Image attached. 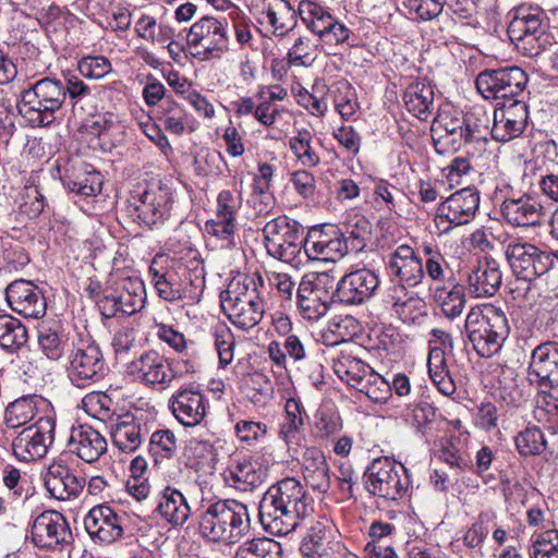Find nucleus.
I'll return each instance as SVG.
<instances>
[{
    "label": "nucleus",
    "instance_id": "nucleus-1",
    "mask_svg": "<svg viewBox=\"0 0 558 558\" xmlns=\"http://www.w3.org/2000/svg\"><path fill=\"white\" fill-rule=\"evenodd\" d=\"M314 512V499L294 477L269 487L258 505L260 524L276 535H287Z\"/></svg>",
    "mask_w": 558,
    "mask_h": 558
},
{
    "label": "nucleus",
    "instance_id": "nucleus-2",
    "mask_svg": "<svg viewBox=\"0 0 558 558\" xmlns=\"http://www.w3.org/2000/svg\"><path fill=\"white\" fill-rule=\"evenodd\" d=\"M464 328L474 351L482 357L498 353L510 333L505 312L493 304L472 307Z\"/></svg>",
    "mask_w": 558,
    "mask_h": 558
},
{
    "label": "nucleus",
    "instance_id": "nucleus-3",
    "mask_svg": "<svg viewBox=\"0 0 558 558\" xmlns=\"http://www.w3.org/2000/svg\"><path fill=\"white\" fill-rule=\"evenodd\" d=\"M508 36L517 50L534 58L553 46L554 37L548 32V19L539 7L521 4L510 11Z\"/></svg>",
    "mask_w": 558,
    "mask_h": 558
},
{
    "label": "nucleus",
    "instance_id": "nucleus-4",
    "mask_svg": "<svg viewBox=\"0 0 558 558\" xmlns=\"http://www.w3.org/2000/svg\"><path fill=\"white\" fill-rule=\"evenodd\" d=\"M388 275L396 279V283L389 288L388 296L399 315L405 313L407 307L415 306L420 300L409 295L407 287H416L422 282L425 270L422 259L409 245H399L386 263Z\"/></svg>",
    "mask_w": 558,
    "mask_h": 558
},
{
    "label": "nucleus",
    "instance_id": "nucleus-5",
    "mask_svg": "<svg viewBox=\"0 0 558 558\" xmlns=\"http://www.w3.org/2000/svg\"><path fill=\"white\" fill-rule=\"evenodd\" d=\"M64 104L63 82L44 77L21 93L19 112L32 126H48Z\"/></svg>",
    "mask_w": 558,
    "mask_h": 558
},
{
    "label": "nucleus",
    "instance_id": "nucleus-6",
    "mask_svg": "<svg viewBox=\"0 0 558 558\" xmlns=\"http://www.w3.org/2000/svg\"><path fill=\"white\" fill-rule=\"evenodd\" d=\"M244 505L235 499L220 500L208 507L199 523L205 537L228 545L238 544L244 535L242 515Z\"/></svg>",
    "mask_w": 558,
    "mask_h": 558
},
{
    "label": "nucleus",
    "instance_id": "nucleus-7",
    "mask_svg": "<svg viewBox=\"0 0 558 558\" xmlns=\"http://www.w3.org/2000/svg\"><path fill=\"white\" fill-rule=\"evenodd\" d=\"M304 233L303 226L287 216L268 221L263 228L267 253L284 263H294L304 251Z\"/></svg>",
    "mask_w": 558,
    "mask_h": 558
},
{
    "label": "nucleus",
    "instance_id": "nucleus-8",
    "mask_svg": "<svg viewBox=\"0 0 558 558\" xmlns=\"http://www.w3.org/2000/svg\"><path fill=\"white\" fill-rule=\"evenodd\" d=\"M365 488L374 496L398 500L410 486L407 468L388 457L374 459L364 473Z\"/></svg>",
    "mask_w": 558,
    "mask_h": 558
},
{
    "label": "nucleus",
    "instance_id": "nucleus-9",
    "mask_svg": "<svg viewBox=\"0 0 558 558\" xmlns=\"http://www.w3.org/2000/svg\"><path fill=\"white\" fill-rule=\"evenodd\" d=\"M149 276L157 295L170 303L184 299L199 301L205 288V270L199 265H196L193 277L190 274V281L185 283L175 269H163L155 258L149 266Z\"/></svg>",
    "mask_w": 558,
    "mask_h": 558
},
{
    "label": "nucleus",
    "instance_id": "nucleus-10",
    "mask_svg": "<svg viewBox=\"0 0 558 558\" xmlns=\"http://www.w3.org/2000/svg\"><path fill=\"white\" fill-rule=\"evenodd\" d=\"M335 296V278L328 272L305 275L296 289L300 314L306 320H318L327 314Z\"/></svg>",
    "mask_w": 558,
    "mask_h": 558
},
{
    "label": "nucleus",
    "instance_id": "nucleus-11",
    "mask_svg": "<svg viewBox=\"0 0 558 558\" xmlns=\"http://www.w3.org/2000/svg\"><path fill=\"white\" fill-rule=\"evenodd\" d=\"M107 365L99 344L92 339H80L68 355V378L78 388H86L101 380Z\"/></svg>",
    "mask_w": 558,
    "mask_h": 558
},
{
    "label": "nucleus",
    "instance_id": "nucleus-12",
    "mask_svg": "<svg viewBox=\"0 0 558 558\" xmlns=\"http://www.w3.org/2000/svg\"><path fill=\"white\" fill-rule=\"evenodd\" d=\"M480 192L475 187H464L448 196L436 209L435 222L441 232L470 223L480 207Z\"/></svg>",
    "mask_w": 558,
    "mask_h": 558
},
{
    "label": "nucleus",
    "instance_id": "nucleus-13",
    "mask_svg": "<svg viewBox=\"0 0 558 558\" xmlns=\"http://www.w3.org/2000/svg\"><path fill=\"white\" fill-rule=\"evenodd\" d=\"M505 255L512 271L529 281L545 275L554 267V255L521 239L509 241L505 247Z\"/></svg>",
    "mask_w": 558,
    "mask_h": 558
},
{
    "label": "nucleus",
    "instance_id": "nucleus-14",
    "mask_svg": "<svg viewBox=\"0 0 558 558\" xmlns=\"http://www.w3.org/2000/svg\"><path fill=\"white\" fill-rule=\"evenodd\" d=\"M527 75L519 66L484 70L475 81L478 93L485 99H509L521 95L526 86Z\"/></svg>",
    "mask_w": 558,
    "mask_h": 558
},
{
    "label": "nucleus",
    "instance_id": "nucleus-15",
    "mask_svg": "<svg viewBox=\"0 0 558 558\" xmlns=\"http://www.w3.org/2000/svg\"><path fill=\"white\" fill-rule=\"evenodd\" d=\"M171 205V192L168 187L158 185L134 194L129 202L128 210L140 223L158 228L170 217Z\"/></svg>",
    "mask_w": 558,
    "mask_h": 558
},
{
    "label": "nucleus",
    "instance_id": "nucleus-16",
    "mask_svg": "<svg viewBox=\"0 0 558 558\" xmlns=\"http://www.w3.org/2000/svg\"><path fill=\"white\" fill-rule=\"evenodd\" d=\"M54 420L44 416L23 428L12 442L14 456L25 462L45 457L54 440Z\"/></svg>",
    "mask_w": 558,
    "mask_h": 558
},
{
    "label": "nucleus",
    "instance_id": "nucleus-17",
    "mask_svg": "<svg viewBox=\"0 0 558 558\" xmlns=\"http://www.w3.org/2000/svg\"><path fill=\"white\" fill-rule=\"evenodd\" d=\"M31 538L44 549H62L72 542L66 519L58 511L47 510L37 515L32 524Z\"/></svg>",
    "mask_w": 558,
    "mask_h": 558
},
{
    "label": "nucleus",
    "instance_id": "nucleus-18",
    "mask_svg": "<svg viewBox=\"0 0 558 558\" xmlns=\"http://www.w3.org/2000/svg\"><path fill=\"white\" fill-rule=\"evenodd\" d=\"M126 371L138 383L162 390L170 387L174 379L171 364L154 350L130 362Z\"/></svg>",
    "mask_w": 558,
    "mask_h": 558
},
{
    "label": "nucleus",
    "instance_id": "nucleus-19",
    "mask_svg": "<svg viewBox=\"0 0 558 558\" xmlns=\"http://www.w3.org/2000/svg\"><path fill=\"white\" fill-rule=\"evenodd\" d=\"M186 40L191 47L197 49L194 56L201 59L219 57L228 46L222 23L211 16H204L195 22L190 28Z\"/></svg>",
    "mask_w": 558,
    "mask_h": 558
},
{
    "label": "nucleus",
    "instance_id": "nucleus-20",
    "mask_svg": "<svg viewBox=\"0 0 558 558\" xmlns=\"http://www.w3.org/2000/svg\"><path fill=\"white\" fill-rule=\"evenodd\" d=\"M500 214L508 225L517 228L538 227L546 217L541 199L531 194L505 198Z\"/></svg>",
    "mask_w": 558,
    "mask_h": 558
},
{
    "label": "nucleus",
    "instance_id": "nucleus-21",
    "mask_svg": "<svg viewBox=\"0 0 558 558\" xmlns=\"http://www.w3.org/2000/svg\"><path fill=\"white\" fill-rule=\"evenodd\" d=\"M5 299L12 311L25 318H41L47 311L43 291L28 280H15L5 289Z\"/></svg>",
    "mask_w": 558,
    "mask_h": 558
},
{
    "label": "nucleus",
    "instance_id": "nucleus-22",
    "mask_svg": "<svg viewBox=\"0 0 558 558\" xmlns=\"http://www.w3.org/2000/svg\"><path fill=\"white\" fill-rule=\"evenodd\" d=\"M271 279L265 268L257 263L246 268V300L251 315L246 316V333L258 325L265 315V303L270 294Z\"/></svg>",
    "mask_w": 558,
    "mask_h": 558
},
{
    "label": "nucleus",
    "instance_id": "nucleus-23",
    "mask_svg": "<svg viewBox=\"0 0 558 558\" xmlns=\"http://www.w3.org/2000/svg\"><path fill=\"white\" fill-rule=\"evenodd\" d=\"M529 119L527 106L520 100L502 104L494 111L490 135L496 142L507 143L519 137Z\"/></svg>",
    "mask_w": 558,
    "mask_h": 558
},
{
    "label": "nucleus",
    "instance_id": "nucleus-24",
    "mask_svg": "<svg viewBox=\"0 0 558 558\" xmlns=\"http://www.w3.org/2000/svg\"><path fill=\"white\" fill-rule=\"evenodd\" d=\"M379 286L375 271L361 268L335 282L336 298L344 304H362L373 296Z\"/></svg>",
    "mask_w": 558,
    "mask_h": 558
},
{
    "label": "nucleus",
    "instance_id": "nucleus-25",
    "mask_svg": "<svg viewBox=\"0 0 558 558\" xmlns=\"http://www.w3.org/2000/svg\"><path fill=\"white\" fill-rule=\"evenodd\" d=\"M124 520V514L117 513L109 506L98 505L85 515L84 526L94 541L110 544L122 536Z\"/></svg>",
    "mask_w": 558,
    "mask_h": 558
},
{
    "label": "nucleus",
    "instance_id": "nucleus-26",
    "mask_svg": "<svg viewBox=\"0 0 558 558\" xmlns=\"http://www.w3.org/2000/svg\"><path fill=\"white\" fill-rule=\"evenodd\" d=\"M432 138L435 150L440 155L458 150L464 144V113L441 114L433 123Z\"/></svg>",
    "mask_w": 558,
    "mask_h": 558
},
{
    "label": "nucleus",
    "instance_id": "nucleus-27",
    "mask_svg": "<svg viewBox=\"0 0 558 558\" xmlns=\"http://www.w3.org/2000/svg\"><path fill=\"white\" fill-rule=\"evenodd\" d=\"M174 417L184 426L198 425L206 415V398L196 387H184L169 400Z\"/></svg>",
    "mask_w": 558,
    "mask_h": 558
},
{
    "label": "nucleus",
    "instance_id": "nucleus-28",
    "mask_svg": "<svg viewBox=\"0 0 558 558\" xmlns=\"http://www.w3.org/2000/svg\"><path fill=\"white\" fill-rule=\"evenodd\" d=\"M106 438L89 425L73 426L68 439L69 451L86 463H93L107 452Z\"/></svg>",
    "mask_w": 558,
    "mask_h": 558
},
{
    "label": "nucleus",
    "instance_id": "nucleus-29",
    "mask_svg": "<svg viewBox=\"0 0 558 558\" xmlns=\"http://www.w3.org/2000/svg\"><path fill=\"white\" fill-rule=\"evenodd\" d=\"M44 482L50 496L62 501L77 498L85 486L84 477L76 476L61 463L49 465Z\"/></svg>",
    "mask_w": 558,
    "mask_h": 558
},
{
    "label": "nucleus",
    "instance_id": "nucleus-30",
    "mask_svg": "<svg viewBox=\"0 0 558 558\" xmlns=\"http://www.w3.org/2000/svg\"><path fill=\"white\" fill-rule=\"evenodd\" d=\"M529 369L541 386H558V341L539 343L532 351Z\"/></svg>",
    "mask_w": 558,
    "mask_h": 558
},
{
    "label": "nucleus",
    "instance_id": "nucleus-31",
    "mask_svg": "<svg viewBox=\"0 0 558 558\" xmlns=\"http://www.w3.org/2000/svg\"><path fill=\"white\" fill-rule=\"evenodd\" d=\"M148 434L147 424L143 414L126 413L118 417L111 427L113 445L121 451L134 452L140 448Z\"/></svg>",
    "mask_w": 558,
    "mask_h": 558
},
{
    "label": "nucleus",
    "instance_id": "nucleus-32",
    "mask_svg": "<svg viewBox=\"0 0 558 558\" xmlns=\"http://www.w3.org/2000/svg\"><path fill=\"white\" fill-rule=\"evenodd\" d=\"M501 278L499 264L493 257H484L468 277L469 293L474 298L494 296L500 288Z\"/></svg>",
    "mask_w": 558,
    "mask_h": 558
},
{
    "label": "nucleus",
    "instance_id": "nucleus-33",
    "mask_svg": "<svg viewBox=\"0 0 558 558\" xmlns=\"http://www.w3.org/2000/svg\"><path fill=\"white\" fill-rule=\"evenodd\" d=\"M252 175V194L248 203L255 209L256 215H263L269 211L274 201L269 191L270 182L274 175V167L268 162L256 163L250 171Z\"/></svg>",
    "mask_w": 558,
    "mask_h": 558
},
{
    "label": "nucleus",
    "instance_id": "nucleus-34",
    "mask_svg": "<svg viewBox=\"0 0 558 558\" xmlns=\"http://www.w3.org/2000/svg\"><path fill=\"white\" fill-rule=\"evenodd\" d=\"M40 352L51 361H60L68 350V337L59 322H43L37 329Z\"/></svg>",
    "mask_w": 558,
    "mask_h": 558
},
{
    "label": "nucleus",
    "instance_id": "nucleus-35",
    "mask_svg": "<svg viewBox=\"0 0 558 558\" xmlns=\"http://www.w3.org/2000/svg\"><path fill=\"white\" fill-rule=\"evenodd\" d=\"M302 470L306 484L313 490L326 493L329 489V466L322 451L315 448L307 449L303 457Z\"/></svg>",
    "mask_w": 558,
    "mask_h": 558
},
{
    "label": "nucleus",
    "instance_id": "nucleus-36",
    "mask_svg": "<svg viewBox=\"0 0 558 558\" xmlns=\"http://www.w3.org/2000/svg\"><path fill=\"white\" fill-rule=\"evenodd\" d=\"M403 101L409 112L426 120L435 109L433 86L424 81L411 83L403 93Z\"/></svg>",
    "mask_w": 558,
    "mask_h": 558
},
{
    "label": "nucleus",
    "instance_id": "nucleus-37",
    "mask_svg": "<svg viewBox=\"0 0 558 558\" xmlns=\"http://www.w3.org/2000/svg\"><path fill=\"white\" fill-rule=\"evenodd\" d=\"M157 509L160 515L172 525H182L191 514L186 497L181 490L170 486L162 490Z\"/></svg>",
    "mask_w": 558,
    "mask_h": 558
},
{
    "label": "nucleus",
    "instance_id": "nucleus-38",
    "mask_svg": "<svg viewBox=\"0 0 558 558\" xmlns=\"http://www.w3.org/2000/svg\"><path fill=\"white\" fill-rule=\"evenodd\" d=\"M304 253L310 259L337 262L348 253V243L342 239V234L335 238L320 234L315 241L306 239Z\"/></svg>",
    "mask_w": 558,
    "mask_h": 558
},
{
    "label": "nucleus",
    "instance_id": "nucleus-39",
    "mask_svg": "<svg viewBox=\"0 0 558 558\" xmlns=\"http://www.w3.org/2000/svg\"><path fill=\"white\" fill-rule=\"evenodd\" d=\"M158 121L163 125L165 130L174 135H182L187 129L193 131L191 126V118L186 110L171 98H166L159 106L157 112Z\"/></svg>",
    "mask_w": 558,
    "mask_h": 558
},
{
    "label": "nucleus",
    "instance_id": "nucleus-40",
    "mask_svg": "<svg viewBox=\"0 0 558 558\" xmlns=\"http://www.w3.org/2000/svg\"><path fill=\"white\" fill-rule=\"evenodd\" d=\"M427 367L433 383L444 396H451L456 392V384L449 374L442 348L435 347L429 351Z\"/></svg>",
    "mask_w": 558,
    "mask_h": 558
},
{
    "label": "nucleus",
    "instance_id": "nucleus-41",
    "mask_svg": "<svg viewBox=\"0 0 558 558\" xmlns=\"http://www.w3.org/2000/svg\"><path fill=\"white\" fill-rule=\"evenodd\" d=\"M333 372L341 379L356 389L359 381H363L371 373L369 366L349 353L341 354L333 360Z\"/></svg>",
    "mask_w": 558,
    "mask_h": 558
},
{
    "label": "nucleus",
    "instance_id": "nucleus-42",
    "mask_svg": "<svg viewBox=\"0 0 558 558\" xmlns=\"http://www.w3.org/2000/svg\"><path fill=\"white\" fill-rule=\"evenodd\" d=\"M27 342V329L15 317L0 315V347L8 352H15Z\"/></svg>",
    "mask_w": 558,
    "mask_h": 558
},
{
    "label": "nucleus",
    "instance_id": "nucleus-43",
    "mask_svg": "<svg viewBox=\"0 0 558 558\" xmlns=\"http://www.w3.org/2000/svg\"><path fill=\"white\" fill-rule=\"evenodd\" d=\"M372 223L363 216H355L347 226L342 239L348 243V251L361 252L372 239Z\"/></svg>",
    "mask_w": 558,
    "mask_h": 558
},
{
    "label": "nucleus",
    "instance_id": "nucleus-44",
    "mask_svg": "<svg viewBox=\"0 0 558 558\" xmlns=\"http://www.w3.org/2000/svg\"><path fill=\"white\" fill-rule=\"evenodd\" d=\"M274 3L268 31L276 36H284L296 26L298 10H294L288 0H278Z\"/></svg>",
    "mask_w": 558,
    "mask_h": 558
},
{
    "label": "nucleus",
    "instance_id": "nucleus-45",
    "mask_svg": "<svg viewBox=\"0 0 558 558\" xmlns=\"http://www.w3.org/2000/svg\"><path fill=\"white\" fill-rule=\"evenodd\" d=\"M36 414V399L34 397H23L8 405L4 420L9 428H17L31 422Z\"/></svg>",
    "mask_w": 558,
    "mask_h": 558
},
{
    "label": "nucleus",
    "instance_id": "nucleus-46",
    "mask_svg": "<svg viewBox=\"0 0 558 558\" xmlns=\"http://www.w3.org/2000/svg\"><path fill=\"white\" fill-rule=\"evenodd\" d=\"M489 116L481 108L464 113V144L486 141L489 131Z\"/></svg>",
    "mask_w": 558,
    "mask_h": 558
},
{
    "label": "nucleus",
    "instance_id": "nucleus-47",
    "mask_svg": "<svg viewBox=\"0 0 558 558\" xmlns=\"http://www.w3.org/2000/svg\"><path fill=\"white\" fill-rule=\"evenodd\" d=\"M530 558H558V531L548 529L534 532L529 547Z\"/></svg>",
    "mask_w": 558,
    "mask_h": 558
},
{
    "label": "nucleus",
    "instance_id": "nucleus-48",
    "mask_svg": "<svg viewBox=\"0 0 558 558\" xmlns=\"http://www.w3.org/2000/svg\"><path fill=\"white\" fill-rule=\"evenodd\" d=\"M298 14L305 26L315 35L332 19V15L322 5L312 0H301L298 5Z\"/></svg>",
    "mask_w": 558,
    "mask_h": 558
},
{
    "label": "nucleus",
    "instance_id": "nucleus-49",
    "mask_svg": "<svg viewBox=\"0 0 558 558\" xmlns=\"http://www.w3.org/2000/svg\"><path fill=\"white\" fill-rule=\"evenodd\" d=\"M317 36L320 44L329 48L339 47L343 44H347L350 47L355 46V36L351 29L333 16L325 27L319 31Z\"/></svg>",
    "mask_w": 558,
    "mask_h": 558
},
{
    "label": "nucleus",
    "instance_id": "nucleus-50",
    "mask_svg": "<svg viewBox=\"0 0 558 558\" xmlns=\"http://www.w3.org/2000/svg\"><path fill=\"white\" fill-rule=\"evenodd\" d=\"M130 288H124L116 294L121 315L131 316L140 312L145 304V288L142 282H130Z\"/></svg>",
    "mask_w": 558,
    "mask_h": 558
},
{
    "label": "nucleus",
    "instance_id": "nucleus-51",
    "mask_svg": "<svg viewBox=\"0 0 558 558\" xmlns=\"http://www.w3.org/2000/svg\"><path fill=\"white\" fill-rule=\"evenodd\" d=\"M177 448L175 435L170 429H159L151 434L148 450L156 462L172 458Z\"/></svg>",
    "mask_w": 558,
    "mask_h": 558
},
{
    "label": "nucleus",
    "instance_id": "nucleus-52",
    "mask_svg": "<svg viewBox=\"0 0 558 558\" xmlns=\"http://www.w3.org/2000/svg\"><path fill=\"white\" fill-rule=\"evenodd\" d=\"M312 140V133L306 129H302L289 141L290 149L305 167H315L319 163V157L311 145Z\"/></svg>",
    "mask_w": 558,
    "mask_h": 558
},
{
    "label": "nucleus",
    "instance_id": "nucleus-53",
    "mask_svg": "<svg viewBox=\"0 0 558 558\" xmlns=\"http://www.w3.org/2000/svg\"><path fill=\"white\" fill-rule=\"evenodd\" d=\"M333 94L336 110L343 120H349L360 108L355 89L344 81L337 84Z\"/></svg>",
    "mask_w": 558,
    "mask_h": 558
},
{
    "label": "nucleus",
    "instance_id": "nucleus-54",
    "mask_svg": "<svg viewBox=\"0 0 558 558\" xmlns=\"http://www.w3.org/2000/svg\"><path fill=\"white\" fill-rule=\"evenodd\" d=\"M515 447L521 456H537L546 449L543 432L536 427H526L515 437Z\"/></svg>",
    "mask_w": 558,
    "mask_h": 558
},
{
    "label": "nucleus",
    "instance_id": "nucleus-55",
    "mask_svg": "<svg viewBox=\"0 0 558 558\" xmlns=\"http://www.w3.org/2000/svg\"><path fill=\"white\" fill-rule=\"evenodd\" d=\"M356 390L364 393L375 403H384L391 396L390 384L383 376L373 372L363 381H359Z\"/></svg>",
    "mask_w": 558,
    "mask_h": 558
},
{
    "label": "nucleus",
    "instance_id": "nucleus-56",
    "mask_svg": "<svg viewBox=\"0 0 558 558\" xmlns=\"http://www.w3.org/2000/svg\"><path fill=\"white\" fill-rule=\"evenodd\" d=\"M63 182L71 192L83 196H94L101 192V175L97 171H86L73 179L68 175Z\"/></svg>",
    "mask_w": 558,
    "mask_h": 558
},
{
    "label": "nucleus",
    "instance_id": "nucleus-57",
    "mask_svg": "<svg viewBox=\"0 0 558 558\" xmlns=\"http://www.w3.org/2000/svg\"><path fill=\"white\" fill-rule=\"evenodd\" d=\"M437 296L446 317L453 319L462 314L465 306L463 286L454 284L450 290H439Z\"/></svg>",
    "mask_w": 558,
    "mask_h": 558
},
{
    "label": "nucleus",
    "instance_id": "nucleus-58",
    "mask_svg": "<svg viewBox=\"0 0 558 558\" xmlns=\"http://www.w3.org/2000/svg\"><path fill=\"white\" fill-rule=\"evenodd\" d=\"M289 62L296 66H311L317 58V45H315L308 37L300 36L288 53Z\"/></svg>",
    "mask_w": 558,
    "mask_h": 558
},
{
    "label": "nucleus",
    "instance_id": "nucleus-59",
    "mask_svg": "<svg viewBox=\"0 0 558 558\" xmlns=\"http://www.w3.org/2000/svg\"><path fill=\"white\" fill-rule=\"evenodd\" d=\"M403 416L409 424L422 430L435 421L436 409L429 402L421 400L408 405Z\"/></svg>",
    "mask_w": 558,
    "mask_h": 558
},
{
    "label": "nucleus",
    "instance_id": "nucleus-60",
    "mask_svg": "<svg viewBox=\"0 0 558 558\" xmlns=\"http://www.w3.org/2000/svg\"><path fill=\"white\" fill-rule=\"evenodd\" d=\"M83 409L90 416L105 421L112 413V399L105 392L93 391L87 393L82 400Z\"/></svg>",
    "mask_w": 558,
    "mask_h": 558
},
{
    "label": "nucleus",
    "instance_id": "nucleus-61",
    "mask_svg": "<svg viewBox=\"0 0 558 558\" xmlns=\"http://www.w3.org/2000/svg\"><path fill=\"white\" fill-rule=\"evenodd\" d=\"M300 550L303 558H356L339 542L301 546Z\"/></svg>",
    "mask_w": 558,
    "mask_h": 558
},
{
    "label": "nucleus",
    "instance_id": "nucleus-62",
    "mask_svg": "<svg viewBox=\"0 0 558 558\" xmlns=\"http://www.w3.org/2000/svg\"><path fill=\"white\" fill-rule=\"evenodd\" d=\"M496 401L509 407H520L526 401L523 389L514 378H504L495 392Z\"/></svg>",
    "mask_w": 558,
    "mask_h": 558
},
{
    "label": "nucleus",
    "instance_id": "nucleus-63",
    "mask_svg": "<svg viewBox=\"0 0 558 558\" xmlns=\"http://www.w3.org/2000/svg\"><path fill=\"white\" fill-rule=\"evenodd\" d=\"M496 519V513L493 511H483L478 514L477 520L468 529L463 536L464 544L470 548L481 546L487 534V524Z\"/></svg>",
    "mask_w": 558,
    "mask_h": 558
},
{
    "label": "nucleus",
    "instance_id": "nucleus-64",
    "mask_svg": "<svg viewBox=\"0 0 558 558\" xmlns=\"http://www.w3.org/2000/svg\"><path fill=\"white\" fill-rule=\"evenodd\" d=\"M111 70V62L104 56H87L78 61V71L86 78L100 80Z\"/></svg>",
    "mask_w": 558,
    "mask_h": 558
}]
</instances>
